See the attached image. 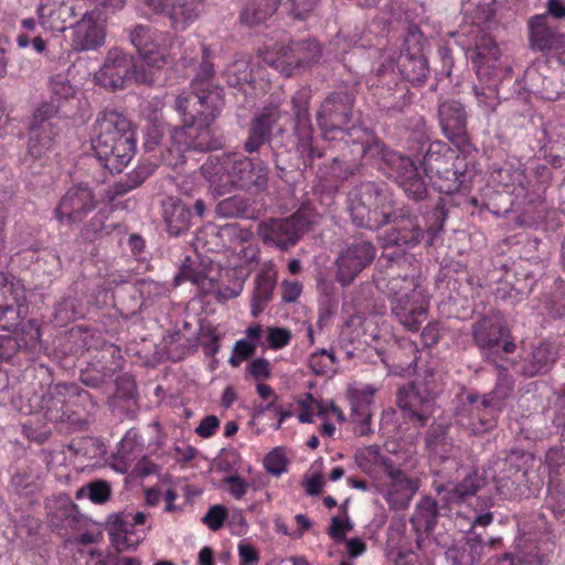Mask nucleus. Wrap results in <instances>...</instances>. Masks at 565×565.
Masks as SVG:
<instances>
[{"label": "nucleus", "instance_id": "f257e3e1", "mask_svg": "<svg viewBox=\"0 0 565 565\" xmlns=\"http://www.w3.org/2000/svg\"><path fill=\"white\" fill-rule=\"evenodd\" d=\"M224 106V98L220 92L214 90L207 95H199L195 92L182 93L175 98V109L182 116L181 126H171L166 121L156 119L147 125V141H178L185 138L194 141L203 137L211 124L218 116Z\"/></svg>", "mask_w": 565, "mask_h": 565}, {"label": "nucleus", "instance_id": "f03ea898", "mask_svg": "<svg viewBox=\"0 0 565 565\" xmlns=\"http://www.w3.org/2000/svg\"><path fill=\"white\" fill-rule=\"evenodd\" d=\"M201 170L217 196L234 189L263 191L268 182V170L260 161L254 162L238 153L212 154Z\"/></svg>", "mask_w": 565, "mask_h": 565}, {"label": "nucleus", "instance_id": "7ed1b4c3", "mask_svg": "<svg viewBox=\"0 0 565 565\" xmlns=\"http://www.w3.org/2000/svg\"><path fill=\"white\" fill-rule=\"evenodd\" d=\"M391 273L379 282L391 302V311L397 321L409 331H417L427 319L429 296L415 275Z\"/></svg>", "mask_w": 565, "mask_h": 565}, {"label": "nucleus", "instance_id": "20e7f679", "mask_svg": "<svg viewBox=\"0 0 565 565\" xmlns=\"http://www.w3.org/2000/svg\"><path fill=\"white\" fill-rule=\"evenodd\" d=\"M392 209V193L383 183H361L348 196V211L352 222L367 230L375 231L387 224Z\"/></svg>", "mask_w": 565, "mask_h": 565}, {"label": "nucleus", "instance_id": "39448f33", "mask_svg": "<svg viewBox=\"0 0 565 565\" xmlns=\"http://www.w3.org/2000/svg\"><path fill=\"white\" fill-rule=\"evenodd\" d=\"M156 78L152 68H147L132 55L118 47L108 51L102 67L95 74L97 83L109 92L125 89L132 81L151 85Z\"/></svg>", "mask_w": 565, "mask_h": 565}, {"label": "nucleus", "instance_id": "423d86ee", "mask_svg": "<svg viewBox=\"0 0 565 565\" xmlns=\"http://www.w3.org/2000/svg\"><path fill=\"white\" fill-rule=\"evenodd\" d=\"M457 151L449 143H429L423 159L422 168L435 190L439 193L458 192L466 181V172L460 170Z\"/></svg>", "mask_w": 565, "mask_h": 565}, {"label": "nucleus", "instance_id": "0eeeda50", "mask_svg": "<svg viewBox=\"0 0 565 565\" xmlns=\"http://www.w3.org/2000/svg\"><path fill=\"white\" fill-rule=\"evenodd\" d=\"M94 9L82 14L73 26V49L79 52L96 50L105 43V22L110 13H115L125 6V0H89Z\"/></svg>", "mask_w": 565, "mask_h": 565}, {"label": "nucleus", "instance_id": "6e6552de", "mask_svg": "<svg viewBox=\"0 0 565 565\" xmlns=\"http://www.w3.org/2000/svg\"><path fill=\"white\" fill-rule=\"evenodd\" d=\"M472 337L481 354L495 367H503V354L514 352L516 345L511 339L503 318L483 317L472 326Z\"/></svg>", "mask_w": 565, "mask_h": 565}, {"label": "nucleus", "instance_id": "1a4fd4ad", "mask_svg": "<svg viewBox=\"0 0 565 565\" xmlns=\"http://www.w3.org/2000/svg\"><path fill=\"white\" fill-rule=\"evenodd\" d=\"M470 61L481 82L499 92L505 84L512 82L513 70L507 62L500 60V51L491 39H482L481 43L470 54Z\"/></svg>", "mask_w": 565, "mask_h": 565}, {"label": "nucleus", "instance_id": "9d476101", "mask_svg": "<svg viewBox=\"0 0 565 565\" xmlns=\"http://www.w3.org/2000/svg\"><path fill=\"white\" fill-rule=\"evenodd\" d=\"M178 46H183L180 61L184 66H193L198 64L196 73L191 82V92L199 95H207L214 90L220 92V97L223 98V89L218 86L212 85L211 81L214 77L215 70L212 62L211 51L200 42H180Z\"/></svg>", "mask_w": 565, "mask_h": 565}, {"label": "nucleus", "instance_id": "9b49d317", "mask_svg": "<svg viewBox=\"0 0 565 565\" xmlns=\"http://www.w3.org/2000/svg\"><path fill=\"white\" fill-rule=\"evenodd\" d=\"M307 220L294 214L286 218H270L258 225L257 233L265 245H271L280 250L294 247L307 230Z\"/></svg>", "mask_w": 565, "mask_h": 565}, {"label": "nucleus", "instance_id": "f8f14e48", "mask_svg": "<svg viewBox=\"0 0 565 565\" xmlns=\"http://www.w3.org/2000/svg\"><path fill=\"white\" fill-rule=\"evenodd\" d=\"M381 153L382 160L391 169V174L395 177L405 194L414 201L424 200L427 195L426 184L419 177L414 161L387 147H383Z\"/></svg>", "mask_w": 565, "mask_h": 565}, {"label": "nucleus", "instance_id": "ddd939ff", "mask_svg": "<svg viewBox=\"0 0 565 565\" xmlns=\"http://www.w3.org/2000/svg\"><path fill=\"white\" fill-rule=\"evenodd\" d=\"M355 96L350 90L329 94L317 113V121L324 132L347 130L353 117Z\"/></svg>", "mask_w": 565, "mask_h": 565}, {"label": "nucleus", "instance_id": "4468645a", "mask_svg": "<svg viewBox=\"0 0 565 565\" xmlns=\"http://www.w3.org/2000/svg\"><path fill=\"white\" fill-rule=\"evenodd\" d=\"M375 257L374 245L363 238L347 244L335 259L337 279L343 286L350 285Z\"/></svg>", "mask_w": 565, "mask_h": 565}, {"label": "nucleus", "instance_id": "2eb2a0df", "mask_svg": "<svg viewBox=\"0 0 565 565\" xmlns=\"http://www.w3.org/2000/svg\"><path fill=\"white\" fill-rule=\"evenodd\" d=\"M89 0H41L38 7L40 23L53 32L73 28L87 10Z\"/></svg>", "mask_w": 565, "mask_h": 565}, {"label": "nucleus", "instance_id": "dca6fc26", "mask_svg": "<svg viewBox=\"0 0 565 565\" xmlns=\"http://www.w3.org/2000/svg\"><path fill=\"white\" fill-rule=\"evenodd\" d=\"M127 36L138 53V58L147 68H152L154 74L168 64L170 52L159 44L158 33L149 25L137 24L127 29Z\"/></svg>", "mask_w": 565, "mask_h": 565}, {"label": "nucleus", "instance_id": "f3484780", "mask_svg": "<svg viewBox=\"0 0 565 565\" xmlns=\"http://www.w3.org/2000/svg\"><path fill=\"white\" fill-rule=\"evenodd\" d=\"M529 45L534 52L544 55H555L561 63L565 50V34L553 28L547 21V14H535L527 20Z\"/></svg>", "mask_w": 565, "mask_h": 565}, {"label": "nucleus", "instance_id": "a211bd4d", "mask_svg": "<svg viewBox=\"0 0 565 565\" xmlns=\"http://www.w3.org/2000/svg\"><path fill=\"white\" fill-rule=\"evenodd\" d=\"M386 482L380 489L381 494L391 509L404 510L408 508L419 489V482L405 473L394 462L385 463Z\"/></svg>", "mask_w": 565, "mask_h": 565}, {"label": "nucleus", "instance_id": "6ab92c4d", "mask_svg": "<svg viewBox=\"0 0 565 565\" xmlns=\"http://www.w3.org/2000/svg\"><path fill=\"white\" fill-rule=\"evenodd\" d=\"M97 206V200L87 185L76 184L62 196L54 210L61 223H81Z\"/></svg>", "mask_w": 565, "mask_h": 565}, {"label": "nucleus", "instance_id": "aec40b11", "mask_svg": "<svg viewBox=\"0 0 565 565\" xmlns=\"http://www.w3.org/2000/svg\"><path fill=\"white\" fill-rule=\"evenodd\" d=\"M426 449L429 461L437 475L441 473L438 468L447 465L449 469H458L461 466V450L452 443L446 429L438 425L433 426L426 437Z\"/></svg>", "mask_w": 565, "mask_h": 565}, {"label": "nucleus", "instance_id": "412c9836", "mask_svg": "<svg viewBox=\"0 0 565 565\" xmlns=\"http://www.w3.org/2000/svg\"><path fill=\"white\" fill-rule=\"evenodd\" d=\"M97 141H136V126L121 113L106 108L102 110L93 126Z\"/></svg>", "mask_w": 565, "mask_h": 565}, {"label": "nucleus", "instance_id": "4be33fe9", "mask_svg": "<svg viewBox=\"0 0 565 565\" xmlns=\"http://www.w3.org/2000/svg\"><path fill=\"white\" fill-rule=\"evenodd\" d=\"M281 116L280 102L271 95L270 100L264 106L262 111L250 120L247 141L282 139L286 130L280 124Z\"/></svg>", "mask_w": 565, "mask_h": 565}, {"label": "nucleus", "instance_id": "5701e85b", "mask_svg": "<svg viewBox=\"0 0 565 565\" xmlns=\"http://www.w3.org/2000/svg\"><path fill=\"white\" fill-rule=\"evenodd\" d=\"M499 414L492 406L486 405L483 398L478 402V396L470 394L456 416L461 427L470 430L473 435H479L492 429L497 425V416Z\"/></svg>", "mask_w": 565, "mask_h": 565}, {"label": "nucleus", "instance_id": "b1692460", "mask_svg": "<svg viewBox=\"0 0 565 565\" xmlns=\"http://www.w3.org/2000/svg\"><path fill=\"white\" fill-rule=\"evenodd\" d=\"M397 67L401 75L414 85L423 84L428 77V62L422 52L419 40L414 33H411L404 41V49L397 58Z\"/></svg>", "mask_w": 565, "mask_h": 565}, {"label": "nucleus", "instance_id": "393cba45", "mask_svg": "<svg viewBox=\"0 0 565 565\" xmlns=\"http://www.w3.org/2000/svg\"><path fill=\"white\" fill-rule=\"evenodd\" d=\"M433 392L422 394L419 385L402 386L397 392V405L405 412V417L416 420L419 426H425L433 416L435 403Z\"/></svg>", "mask_w": 565, "mask_h": 565}, {"label": "nucleus", "instance_id": "a878e982", "mask_svg": "<svg viewBox=\"0 0 565 565\" xmlns=\"http://www.w3.org/2000/svg\"><path fill=\"white\" fill-rule=\"evenodd\" d=\"M380 317L356 313L351 316L343 324L340 339L359 348L360 345H376L381 334L379 329Z\"/></svg>", "mask_w": 565, "mask_h": 565}, {"label": "nucleus", "instance_id": "bb28decb", "mask_svg": "<svg viewBox=\"0 0 565 565\" xmlns=\"http://www.w3.org/2000/svg\"><path fill=\"white\" fill-rule=\"evenodd\" d=\"M424 235V227L416 215L401 212L394 216L393 226L382 237L383 245L411 248L417 245Z\"/></svg>", "mask_w": 565, "mask_h": 565}, {"label": "nucleus", "instance_id": "cd10ccee", "mask_svg": "<svg viewBox=\"0 0 565 565\" xmlns=\"http://www.w3.org/2000/svg\"><path fill=\"white\" fill-rule=\"evenodd\" d=\"M60 105L43 104L29 124L30 141H52L60 136L65 120L60 116Z\"/></svg>", "mask_w": 565, "mask_h": 565}, {"label": "nucleus", "instance_id": "c85d7f7f", "mask_svg": "<svg viewBox=\"0 0 565 565\" xmlns=\"http://www.w3.org/2000/svg\"><path fill=\"white\" fill-rule=\"evenodd\" d=\"M483 484V478L477 471H472L458 484H454L452 482H438L435 480L433 487L443 507L450 509L452 505L460 504L476 495Z\"/></svg>", "mask_w": 565, "mask_h": 565}, {"label": "nucleus", "instance_id": "c756f323", "mask_svg": "<svg viewBox=\"0 0 565 565\" xmlns=\"http://www.w3.org/2000/svg\"><path fill=\"white\" fill-rule=\"evenodd\" d=\"M146 4L167 14L173 29L184 30L198 18L200 0H146Z\"/></svg>", "mask_w": 565, "mask_h": 565}, {"label": "nucleus", "instance_id": "7c9ffc66", "mask_svg": "<svg viewBox=\"0 0 565 565\" xmlns=\"http://www.w3.org/2000/svg\"><path fill=\"white\" fill-rule=\"evenodd\" d=\"M438 119L443 134L449 141H469L467 114L461 103L454 99L440 103Z\"/></svg>", "mask_w": 565, "mask_h": 565}, {"label": "nucleus", "instance_id": "2f4dec72", "mask_svg": "<svg viewBox=\"0 0 565 565\" xmlns=\"http://www.w3.org/2000/svg\"><path fill=\"white\" fill-rule=\"evenodd\" d=\"M557 359V349L553 343L541 342L523 360L513 363L515 372L525 377L547 373Z\"/></svg>", "mask_w": 565, "mask_h": 565}, {"label": "nucleus", "instance_id": "473e14b6", "mask_svg": "<svg viewBox=\"0 0 565 565\" xmlns=\"http://www.w3.org/2000/svg\"><path fill=\"white\" fill-rule=\"evenodd\" d=\"M318 57V47L313 42L298 41L292 42L287 47L281 50V54L277 61L271 64L279 68L281 73L289 77L292 75L295 68L305 66Z\"/></svg>", "mask_w": 565, "mask_h": 565}, {"label": "nucleus", "instance_id": "72a5a7b5", "mask_svg": "<svg viewBox=\"0 0 565 565\" xmlns=\"http://www.w3.org/2000/svg\"><path fill=\"white\" fill-rule=\"evenodd\" d=\"M107 531L113 546L118 552L136 548L147 535L146 529L137 527L117 515L108 522Z\"/></svg>", "mask_w": 565, "mask_h": 565}, {"label": "nucleus", "instance_id": "f704fd0d", "mask_svg": "<svg viewBox=\"0 0 565 565\" xmlns=\"http://www.w3.org/2000/svg\"><path fill=\"white\" fill-rule=\"evenodd\" d=\"M135 143H95L97 160L111 173H119L130 162L135 153Z\"/></svg>", "mask_w": 565, "mask_h": 565}, {"label": "nucleus", "instance_id": "c9c22d12", "mask_svg": "<svg viewBox=\"0 0 565 565\" xmlns=\"http://www.w3.org/2000/svg\"><path fill=\"white\" fill-rule=\"evenodd\" d=\"M311 89L307 86L299 88L291 98L292 110L295 114V134L297 141H312L313 129L310 122L309 104L311 99Z\"/></svg>", "mask_w": 565, "mask_h": 565}, {"label": "nucleus", "instance_id": "e433bc0d", "mask_svg": "<svg viewBox=\"0 0 565 565\" xmlns=\"http://www.w3.org/2000/svg\"><path fill=\"white\" fill-rule=\"evenodd\" d=\"M191 216L190 209L180 200L170 198L163 203V220L171 235L178 236L188 231Z\"/></svg>", "mask_w": 565, "mask_h": 565}, {"label": "nucleus", "instance_id": "4c0bfd02", "mask_svg": "<svg viewBox=\"0 0 565 565\" xmlns=\"http://www.w3.org/2000/svg\"><path fill=\"white\" fill-rule=\"evenodd\" d=\"M375 388L371 385H365L360 390H353L350 392V403L353 420L361 424V434H364L366 426L371 419V405L373 403V396Z\"/></svg>", "mask_w": 565, "mask_h": 565}, {"label": "nucleus", "instance_id": "58836bf2", "mask_svg": "<svg viewBox=\"0 0 565 565\" xmlns=\"http://www.w3.org/2000/svg\"><path fill=\"white\" fill-rule=\"evenodd\" d=\"M275 286L276 275L270 270H264L256 276L250 303L253 317H258L271 300Z\"/></svg>", "mask_w": 565, "mask_h": 565}, {"label": "nucleus", "instance_id": "ea45409f", "mask_svg": "<svg viewBox=\"0 0 565 565\" xmlns=\"http://www.w3.org/2000/svg\"><path fill=\"white\" fill-rule=\"evenodd\" d=\"M281 0H246L241 11V22L255 26L266 21L278 8Z\"/></svg>", "mask_w": 565, "mask_h": 565}, {"label": "nucleus", "instance_id": "a19ab883", "mask_svg": "<svg viewBox=\"0 0 565 565\" xmlns=\"http://www.w3.org/2000/svg\"><path fill=\"white\" fill-rule=\"evenodd\" d=\"M483 548L480 540L469 539L460 545L449 547L445 556L451 565H476L481 559Z\"/></svg>", "mask_w": 565, "mask_h": 565}, {"label": "nucleus", "instance_id": "79ce46f5", "mask_svg": "<svg viewBox=\"0 0 565 565\" xmlns=\"http://www.w3.org/2000/svg\"><path fill=\"white\" fill-rule=\"evenodd\" d=\"M497 367L499 371L498 380L494 388L484 394L482 398L484 399L486 405L492 406V408L497 409V412L501 413L505 406L507 399H509L514 392V380L513 377L504 372L507 366Z\"/></svg>", "mask_w": 565, "mask_h": 565}, {"label": "nucleus", "instance_id": "37998d69", "mask_svg": "<svg viewBox=\"0 0 565 565\" xmlns=\"http://www.w3.org/2000/svg\"><path fill=\"white\" fill-rule=\"evenodd\" d=\"M40 488V475L30 467L17 471L11 477L10 491L19 498H32Z\"/></svg>", "mask_w": 565, "mask_h": 565}, {"label": "nucleus", "instance_id": "c03bdc74", "mask_svg": "<svg viewBox=\"0 0 565 565\" xmlns=\"http://www.w3.org/2000/svg\"><path fill=\"white\" fill-rule=\"evenodd\" d=\"M215 213L221 218H253L255 209L248 199L233 195L216 204Z\"/></svg>", "mask_w": 565, "mask_h": 565}, {"label": "nucleus", "instance_id": "a18cd8bd", "mask_svg": "<svg viewBox=\"0 0 565 565\" xmlns=\"http://www.w3.org/2000/svg\"><path fill=\"white\" fill-rule=\"evenodd\" d=\"M377 105L387 113L403 111L409 105L408 89L406 86L382 87L377 90Z\"/></svg>", "mask_w": 565, "mask_h": 565}, {"label": "nucleus", "instance_id": "49530a36", "mask_svg": "<svg viewBox=\"0 0 565 565\" xmlns=\"http://www.w3.org/2000/svg\"><path fill=\"white\" fill-rule=\"evenodd\" d=\"M437 518V502L430 497H425L416 504L411 522L417 531H430L434 529Z\"/></svg>", "mask_w": 565, "mask_h": 565}, {"label": "nucleus", "instance_id": "de8ad7c7", "mask_svg": "<svg viewBox=\"0 0 565 565\" xmlns=\"http://www.w3.org/2000/svg\"><path fill=\"white\" fill-rule=\"evenodd\" d=\"M92 365L104 377L114 375L121 369L120 349L114 344H104Z\"/></svg>", "mask_w": 565, "mask_h": 565}, {"label": "nucleus", "instance_id": "09e8293b", "mask_svg": "<svg viewBox=\"0 0 565 565\" xmlns=\"http://www.w3.org/2000/svg\"><path fill=\"white\" fill-rule=\"evenodd\" d=\"M223 77L232 87L253 84V72L249 61L245 57L235 58L223 72Z\"/></svg>", "mask_w": 565, "mask_h": 565}, {"label": "nucleus", "instance_id": "8fccbe9b", "mask_svg": "<svg viewBox=\"0 0 565 565\" xmlns=\"http://www.w3.org/2000/svg\"><path fill=\"white\" fill-rule=\"evenodd\" d=\"M356 465L365 472L371 475L375 467H382L385 471V463L393 462L392 459L383 456L379 446L371 445L360 449L355 454Z\"/></svg>", "mask_w": 565, "mask_h": 565}, {"label": "nucleus", "instance_id": "3c124183", "mask_svg": "<svg viewBox=\"0 0 565 565\" xmlns=\"http://www.w3.org/2000/svg\"><path fill=\"white\" fill-rule=\"evenodd\" d=\"M110 495V484L105 480H94L79 488L76 492V499L88 498L95 504L106 503Z\"/></svg>", "mask_w": 565, "mask_h": 565}, {"label": "nucleus", "instance_id": "603ef678", "mask_svg": "<svg viewBox=\"0 0 565 565\" xmlns=\"http://www.w3.org/2000/svg\"><path fill=\"white\" fill-rule=\"evenodd\" d=\"M50 88L52 97L49 104H58L60 113H63V102L74 97L75 90L73 86L66 82L64 76L55 75L50 79Z\"/></svg>", "mask_w": 565, "mask_h": 565}, {"label": "nucleus", "instance_id": "864d4df0", "mask_svg": "<svg viewBox=\"0 0 565 565\" xmlns=\"http://www.w3.org/2000/svg\"><path fill=\"white\" fill-rule=\"evenodd\" d=\"M309 367L317 375H329L333 373L335 356L332 351L320 350L313 352L309 358Z\"/></svg>", "mask_w": 565, "mask_h": 565}, {"label": "nucleus", "instance_id": "5fc2aeb1", "mask_svg": "<svg viewBox=\"0 0 565 565\" xmlns=\"http://www.w3.org/2000/svg\"><path fill=\"white\" fill-rule=\"evenodd\" d=\"M286 451L281 447H277L268 452L264 458V467L268 473L279 477L287 469Z\"/></svg>", "mask_w": 565, "mask_h": 565}, {"label": "nucleus", "instance_id": "6e6d98bb", "mask_svg": "<svg viewBox=\"0 0 565 565\" xmlns=\"http://www.w3.org/2000/svg\"><path fill=\"white\" fill-rule=\"evenodd\" d=\"M299 405L301 407V412L298 414L300 423H312L315 414L319 416L326 414L321 403L309 393L299 402Z\"/></svg>", "mask_w": 565, "mask_h": 565}, {"label": "nucleus", "instance_id": "4d7b16f0", "mask_svg": "<svg viewBox=\"0 0 565 565\" xmlns=\"http://www.w3.org/2000/svg\"><path fill=\"white\" fill-rule=\"evenodd\" d=\"M138 439L139 436L135 431H128L121 439L118 456L124 460L125 465L137 457L135 456L136 451H141L142 443Z\"/></svg>", "mask_w": 565, "mask_h": 565}, {"label": "nucleus", "instance_id": "13d9d810", "mask_svg": "<svg viewBox=\"0 0 565 565\" xmlns=\"http://www.w3.org/2000/svg\"><path fill=\"white\" fill-rule=\"evenodd\" d=\"M266 332L267 344L270 349L280 350L291 341V332L286 328L268 327Z\"/></svg>", "mask_w": 565, "mask_h": 565}, {"label": "nucleus", "instance_id": "bf43d9fd", "mask_svg": "<svg viewBox=\"0 0 565 565\" xmlns=\"http://www.w3.org/2000/svg\"><path fill=\"white\" fill-rule=\"evenodd\" d=\"M20 307L15 308L13 305L0 306V328L3 330H14L19 324Z\"/></svg>", "mask_w": 565, "mask_h": 565}, {"label": "nucleus", "instance_id": "052dcab7", "mask_svg": "<svg viewBox=\"0 0 565 565\" xmlns=\"http://www.w3.org/2000/svg\"><path fill=\"white\" fill-rule=\"evenodd\" d=\"M247 372L257 382L265 381L271 376L270 363L264 358H257L248 364Z\"/></svg>", "mask_w": 565, "mask_h": 565}, {"label": "nucleus", "instance_id": "680f3d73", "mask_svg": "<svg viewBox=\"0 0 565 565\" xmlns=\"http://www.w3.org/2000/svg\"><path fill=\"white\" fill-rule=\"evenodd\" d=\"M318 0H288L289 14L296 20H303L316 7Z\"/></svg>", "mask_w": 565, "mask_h": 565}, {"label": "nucleus", "instance_id": "e2e57ef3", "mask_svg": "<svg viewBox=\"0 0 565 565\" xmlns=\"http://www.w3.org/2000/svg\"><path fill=\"white\" fill-rule=\"evenodd\" d=\"M227 516V511L223 505H213L203 518V523L212 531H217L223 526Z\"/></svg>", "mask_w": 565, "mask_h": 565}, {"label": "nucleus", "instance_id": "0e129e2a", "mask_svg": "<svg viewBox=\"0 0 565 565\" xmlns=\"http://www.w3.org/2000/svg\"><path fill=\"white\" fill-rule=\"evenodd\" d=\"M224 483L228 486L230 494L237 500L242 499L249 488V484L237 475L226 477Z\"/></svg>", "mask_w": 565, "mask_h": 565}, {"label": "nucleus", "instance_id": "69168bd1", "mask_svg": "<svg viewBox=\"0 0 565 565\" xmlns=\"http://www.w3.org/2000/svg\"><path fill=\"white\" fill-rule=\"evenodd\" d=\"M351 527L348 519L342 521L339 516H333L328 529V534L335 541H342Z\"/></svg>", "mask_w": 565, "mask_h": 565}, {"label": "nucleus", "instance_id": "338daca9", "mask_svg": "<svg viewBox=\"0 0 565 565\" xmlns=\"http://www.w3.org/2000/svg\"><path fill=\"white\" fill-rule=\"evenodd\" d=\"M302 292V285L299 281L284 280L281 282V299L285 302L296 301Z\"/></svg>", "mask_w": 565, "mask_h": 565}, {"label": "nucleus", "instance_id": "774afa93", "mask_svg": "<svg viewBox=\"0 0 565 565\" xmlns=\"http://www.w3.org/2000/svg\"><path fill=\"white\" fill-rule=\"evenodd\" d=\"M441 338V329L439 323H428L422 332V341L426 347H433L438 343Z\"/></svg>", "mask_w": 565, "mask_h": 565}]
</instances>
